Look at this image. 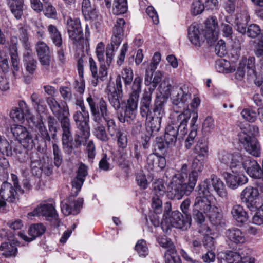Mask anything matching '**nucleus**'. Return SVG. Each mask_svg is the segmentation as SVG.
Instances as JSON below:
<instances>
[{"instance_id": "1", "label": "nucleus", "mask_w": 263, "mask_h": 263, "mask_svg": "<svg viewBox=\"0 0 263 263\" xmlns=\"http://www.w3.org/2000/svg\"><path fill=\"white\" fill-rule=\"evenodd\" d=\"M206 216L214 226L223 223L222 214L219 212L218 208L212 204L207 197H197L192 206V218L199 227V231L205 234L211 231L205 223Z\"/></svg>"}, {"instance_id": "2", "label": "nucleus", "mask_w": 263, "mask_h": 263, "mask_svg": "<svg viewBox=\"0 0 263 263\" xmlns=\"http://www.w3.org/2000/svg\"><path fill=\"white\" fill-rule=\"evenodd\" d=\"M164 103L162 99L157 98L153 108L151 93H146L141 99L140 114L145 119L146 129L151 136H154L160 128L161 119L165 115Z\"/></svg>"}, {"instance_id": "3", "label": "nucleus", "mask_w": 263, "mask_h": 263, "mask_svg": "<svg viewBox=\"0 0 263 263\" xmlns=\"http://www.w3.org/2000/svg\"><path fill=\"white\" fill-rule=\"evenodd\" d=\"M53 115L60 122L62 130V142L65 152L71 155L73 147L72 145L73 137L71 132V126L69 118V108L67 104L61 106L53 97H48L46 99Z\"/></svg>"}, {"instance_id": "4", "label": "nucleus", "mask_w": 263, "mask_h": 263, "mask_svg": "<svg viewBox=\"0 0 263 263\" xmlns=\"http://www.w3.org/2000/svg\"><path fill=\"white\" fill-rule=\"evenodd\" d=\"M142 78L140 76L135 78L132 82L131 93L126 105L117 115L118 120L122 123L130 124L136 118L139 95L141 92Z\"/></svg>"}, {"instance_id": "5", "label": "nucleus", "mask_w": 263, "mask_h": 263, "mask_svg": "<svg viewBox=\"0 0 263 263\" xmlns=\"http://www.w3.org/2000/svg\"><path fill=\"white\" fill-rule=\"evenodd\" d=\"M191 173L189 174L187 182V165H182L181 172L175 174L172 178L170 189L168 192V197L172 200H180L184 195H189L193 190L196 184L191 188Z\"/></svg>"}, {"instance_id": "6", "label": "nucleus", "mask_w": 263, "mask_h": 263, "mask_svg": "<svg viewBox=\"0 0 263 263\" xmlns=\"http://www.w3.org/2000/svg\"><path fill=\"white\" fill-rule=\"evenodd\" d=\"M87 102L90 107L92 120L96 123H101L104 120L107 125V128L117 126L114 119L109 117L108 105L103 98L92 97L87 98Z\"/></svg>"}, {"instance_id": "7", "label": "nucleus", "mask_w": 263, "mask_h": 263, "mask_svg": "<svg viewBox=\"0 0 263 263\" xmlns=\"http://www.w3.org/2000/svg\"><path fill=\"white\" fill-rule=\"evenodd\" d=\"M250 135L245 132H241L238 134L239 141L243 145L245 149L249 154L255 157L260 155V146L255 136L259 134V128L256 125H251L249 127Z\"/></svg>"}, {"instance_id": "8", "label": "nucleus", "mask_w": 263, "mask_h": 263, "mask_svg": "<svg viewBox=\"0 0 263 263\" xmlns=\"http://www.w3.org/2000/svg\"><path fill=\"white\" fill-rule=\"evenodd\" d=\"M215 191L222 198L227 197V192L223 182L216 175L212 174L210 178L204 180L198 186L199 197H205Z\"/></svg>"}, {"instance_id": "9", "label": "nucleus", "mask_w": 263, "mask_h": 263, "mask_svg": "<svg viewBox=\"0 0 263 263\" xmlns=\"http://www.w3.org/2000/svg\"><path fill=\"white\" fill-rule=\"evenodd\" d=\"M125 24V21L124 19L119 18L117 20L113 28L111 43L107 46L106 48V62L108 66H109L112 62L114 51L118 49L124 38Z\"/></svg>"}, {"instance_id": "10", "label": "nucleus", "mask_w": 263, "mask_h": 263, "mask_svg": "<svg viewBox=\"0 0 263 263\" xmlns=\"http://www.w3.org/2000/svg\"><path fill=\"white\" fill-rule=\"evenodd\" d=\"M73 118L79 130L74 139V147L78 148L82 145H84L90 136L89 118L88 117H85L78 110L73 114Z\"/></svg>"}, {"instance_id": "11", "label": "nucleus", "mask_w": 263, "mask_h": 263, "mask_svg": "<svg viewBox=\"0 0 263 263\" xmlns=\"http://www.w3.org/2000/svg\"><path fill=\"white\" fill-rule=\"evenodd\" d=\"M191 99V93L187 87L173 86L171 93V100L175 112L179 113L180 109H184L189 107L188 101Z\"/></svg>"}, {"instance_id": "12", "label": "nucleus", "mask_w": 263, "mask_h": 263, "mask_svg": "<svg viewBox=\"0 0 263 263\" xmlns=\"http://www.w3.org/2000/svg\"><path fill=\"white\" fill-rule=\"evenodd\" d=\"M10 129L14 138L24 148L31 150L35 146V139L26 127L21 125L13 124Z\"/></svg>"}, {"instance_id": "13", "label": "nucleus", "mask_w": 263, "mask_h": 263, "mask_svg": "<svg viewBox=\"0 0 263 263\" xmlns=\"http://www.w3.org/2000/svg\"><path fill=\"white\" fill-rule=\"evenodd\" d=\"M180 111L175 112L173 115L171 123L180 129V135L182 137L185 135L188 131L187 125L191 117V110L187 106L184 109H180Z\"/></svg>"}, {"instance_id": "14", "label": "nucleus", "mask_w": 263, "mask_h": 263, "mask_svg": "<svg viewBox=\"0 0 263 263\" xmlns=\"http://www.w3.org/2000/svg\"><path fill=\"white\" fill-rule=\"evenodd\" d=\"M89 65L92 77L91 84L93 86L96 87L100 82H103L106 80L108 72L104 64L101 63L98 70L96 62L92 57H90Z\"/></svg>"}, {"instance_id": "15", "label": "nucleus", "mask_w": 263, "mask_h": 263, "mask_svg": "<svg viewBox=\"0 0 263 263\" xmlns=\"http://www.w3.org/2000/svg\"><path fill=\"white\" fill-rule=\"evenodd\" d=\"M108 99L109 103L118 113L122 110V109L120 111L119 109L121 108L122 100L123 97L122 85L120 80L117 79V85H114L112 87H108ZM117 115L118 114H117Z\"/></svg>"}, {"instance_id": "16", "label": "nucleus", "mask_w": 263, "mask_h": 263, "mask_svg": "<svg viewBox=\"0 0 263 263\" xmlns=\"http://www.w3.org/2000/svg\"><path fill=\"white\" fill-rule=\"evenodd\" d=\"M218 26L215 16H211L207 18L205 23L204 37L209 46L213 44L217 40Z\"/></svg>"}, {"instance_id": "17", "label": "nucleus", "mask_w": 263, "mask_h": 263, "mask_svg": "<svg viewBox=\"0 0 263 263\" xmlns=\"http://www.w3.org/2000/svg\"><path fill=\"white\" fill-rule=\"evenodd\" d=\"M67 29L69 37L74 44L80 42L83 39V33L80 21L79 18L71 17L67 21Z\"/></svg>"}, {"instance_id": "18", "label": "nucleus", "mask_w": 263, "mask_h": 263, "mask_svg": "<svg viewBox=\"0 0 263 263\" xmlns=\"http://www.w3.org/2000/svg\"><path fill=\"white\" fill-rule=\"evenodd\" d=\"M169 221L173 227L186 231L191 227L192 218L191 215L184 217L180 212L173 211L169 217Z\"/></svg>"}, {"instance_id": "19", "label": "nucleus", "mask_w": 263, "mask_h": 263, "mask_svg": "<svg viewBox=\"0 0 263 263\" xmlns=\"http://www.w3.org/2000/svg\"><path fill=\"white\" fill-rule=\"evenodd\" d=\"M11 45L9 47V54L11 57L12 71L13 76L17 78L20 72V59L17 54V38L12 36L10 40Z\"/></svg>"}, {"instance_id": "20", "label": "nucleus", "mask_w": 263, "mask_h": 263, "mask_svg": "<svg viewBox=\"0 0 263 263\" xmlns=\"http://www.w3.org/2000/svg\"><path fill=\"white\" fill-rule=\"evenodd\" d=\"M259 195L258 189L249 186L246 187L240 195L241 201L246 204V206L251 210L253 211L256 209L254 205V201Z\"/></svg>"}, {"instance_id": "21", "label": "nucleus", "mask_w": 263, "mask_h": 263, "mask_svg": "<svg viewBox=\"0 0 263 263\" xmlns=\"http://www.w3.org/2000/svg\"><path fill=\"white\" fill-rule=\"evenodd\" d=\"M83 204V199L82 198H78L76 201H74L73 198L70 197L65 203H62L61 210L65 215H77L80 213L81 209L82 208Z\"/></svg>"}, {"instance_id": "22", "label": "nucleus", "mask_w": 263, "mask_h": 263, "mask_svg": "<svg viewBox=\"0 0 263 263\" xmlns=\"http://www.w3.org/2000/svg\"><path fill=\"white\" fill-rule=\"evenodd\" d=\"M38 59L41 64L48 67L50 64V52L48 46L44 42H38L35 46Z\"/></svg>"}, {"instance_id": "23", "label": "nucleus", "mask_w": 263, "mask_h": 263, "mask_svg": "<svg viewBox=\"0 0 263 263\" xmlns=\"http://www.w3.org/2000/svg\"><path fill=\"white\" fill-rule=\"evenodd\" d=\"M29 216H44L47 218H55L57 216L55 208L52 204H41L32 212L28 213Z\"/></svg>"}, {"instance_id": "24", "label": "nucleus", "mask_w": 263, "mask_h": 263, "mask_svg": "<svg viewBox=\"0 0 263 263\" xmlns=\"http://www.w3.org/2000/svg\"><path fill=\"white\" fill-rule=\"evenodd\" d=\"M11 179L13 183L14 187L12 186L11 190L8 189L1 195V197L9 202H13L15 201L17 195V192L23 194L24 191L21 188L18 183V180L16 175L12 174Z\"/></svg>"}, {"instance_id": "25", "label": "nucleus", "mask_w": 263, "mask_h": 263, "mask_svg": "<svg viewBox=\"0 0 263 263\" xmlns=\"http://www.w3.org/2000/svg\"><path fill=\"white\" fill-rule=\"evenodd\" d=\"M36 128V134L35 139V143L36 144V141H39L40 139L43 143L44 147L47 148V142L51 141V137L42 119L37 120L35 124Z\"/></svg>"}, {"instance_id": "26", "label": "nucleus", "mask_w": 263, "mask_h": 263, "mask_svg": "<svg viewBox=\"0 0 263 263\" xmlns=\"http://www.w3.org/2000/svg\"><path fill=\"white\" fill-rule=\"evenodd\" d=\"M205 158L204 157H198V156H196L194 158L191 165L192 169L191 176V185L189 189H191L193 185L196 184L198 176V173L201 172L204 168Z\"/></svg>"}, {"instance_id": "27", "label": "nucleus", "mask_w": 263, "mask_h": 263, "mask_svg": "<svg viewBox=\"0 0 263 263\" xmlns=\"http://www.w3.org/2000/svg\"><path fill=\"white\" fill-rule=\"evenodd\" d=\"M225 178L228 187L233 190L237 189L239 186L242 185L248 181L247 178L242 174L236 175L227 173Z\"/></svg>"}, {"instance_id": "28", "label": "nucleus", "mask_w": 263, "mask_h": 263, "mask_svg": "<svg viewBox=\"0 0 263 263\" xmlns=\"http://www.w3.org/2000/svg\"><path fill=\"white\" fill-rule=\"evenodd\" d=\"M188 36L191 42L196 46H200L201 43L205 39L204 34L201 33L197 24H192L188 28Z\"/></svg>"}, {"instance_id": "29", "label": "nucleus", "mask_w": 263, "mask_h": 263, "mask_svg": "<svg viewBox=\"0 0 263 263\" xmlns=\"http://www.w3.org/2000/svg\"><path fill=\"white\" fill-rule=\"evenodd\" d=\"M226 238L230 241L236 244L243 243L246 241L245 234L237 228H231L224 232Z\"/></svg>"}, {"instance_id": "30", "label": "nucleus", "mask_w": 263, "mask_h": 263, "mask_svg": "<svg viewBox=\"0 0 263 263\" xmlns=\"http://www.w3.org/2000/svg\"><path fill=\"white\" fill-rule=\"evenodd\" d=\"M180 135V129L170 123L165 128L164 140L168 146H172L176 143L177 137Z\"/></svg>"}, {"instance_id": "31", "label": "nucleus", "mask_w": 263, "mask_h": 263, "mask_svg": "<svg viewBox=\"0 0 263 263\" xmlns=\"http://www.w3.org/2000/svg\"><path fill=\"white\" fill-rule=\"evenodd\" d=\"M245 163V168L248 174L252 178L256 179L263 176L261 168L257 162L251 158Z\"/></svg>"}, {"instance_id": "32", "label": "nucleus", "mask_w": 263, "mask_h": 263, "mask_svg": "<svg viewBox=\"0 0 263 263\" xmlns=\"http://www.w3.org/2000/svg\"><path fill=\"white\" fill-rule=\"evenodd\" d=\"M45 231L46 228L44 226L42 223H36L31 225L28 230L29 235L31 237L30 238L22 233H20V235L24 240L31 241L43 235Z\"/></svg>"}, {"instance_id": "33", "label": "nucleus", "mask_w": 263, "mask_h": 263, "mask_svg": "<svg viewBox=\"0 0 263 263\" xmlns=\"http://www.w3.org/2000/svg\"><path fill=\"white\" fill-rule=\"evenodd\" d=\"M17 242L13 240L10 242H3L0 245L2 255L6 258L15 257L17 254Z\"/></svg>"}, {"instance_id": "34", "label": "nucleus", "mask_w": 263, "mask_h": 263, "mask_svg": "<svg viewBox=\"0 0 263 263\" xmlns=\"http://www.w3.org/2000/svg\"><path fill=\"white\" fill-rule=\"evenodd\" d=\"M198 119V114L196 112H193V116L192 118L190 126L191 130L187 138L185 141V147L187 149H190L194 142V139L197 136V125L196 123Z\"/></svg>"}, {"instance_id": "35", "label": "nucleus", "mask_w": 263, "mask_h": 263, "mask_svg": "<svg viewBox=\"0 0 263 263\" xmlns=\"http://www.w3.org/2000/svg\"><path fill=\"white\" fill-rule=\"evenodd\" d=\"M231 213L233 219L240 224H242L248 221V214L243 206L239 204L233 205Z\"/></svg>"}, {"instance_id": "36", "label": "nucleus", "mask_w": 263, "mask_h": 263, "mask_svg": "<svg viewBox=\"0 0 263 263\" xmlns=\"http://www.w3.org/2000/svg\"><path fill=\"white\" fill-rule=\"evenodd\" d=\"M147 164L151 169L164 168L166 164L165 158L164 157L157 155L152 153L149 154L147 158Z\"/></svg>"}, {"instance_id": "37", "label": "nucleus", "mask_w": 263, "mask_h": 263, "mask_svg": "<svg viewBox=\"0 0 263 263\" xmlns=\"http://www.w3.org/2000/svg\"><path fill=\"white\" fill-rule=\"evenodd\" d=\"M82 11L86 20H93L97 17V14L94 5H92L90 0H83Z\"/></svg>"}, {"instance_id": "38", "label": "nucleus", "mask_w": 263, "mask_h": 263, "mask_svg": "<svg viewBox=\"0 0 263 263\" xmlns=\"http://www.w3.org/2000/svg\"><path fill=\"white\" fill-rule=\"evenodd\" d=\"M236 252L240 260L238 263H254L255 259L251 256L252 250L248 247L243 246L239 247Z\"/></svg>"}, {"instance_id": "39", "label": "nucleus", "mask_w": 263, "mask_h": 263, "mask_svg": "<svg viewBox=\"0 0 263 263\" xmlns=\"http://www.w3.org/2000/svg\"><path fill=\"white\" fill-rule=\"evenodd\" d=\"M134 74L133 70L130 67H126L124 68L121 72L120 74H118L115 81V85H117V79L120 80L121 84H122V81H124V84L125 88L131 85L132 82L133 80ZM123 86V85H122Z\"/></svg>"}, {"instance_id": "40", "label": "nucleus", "mask_w": 263, "mask_h": 263, "mask_svg": "<svg viewBox=\"0 0 263 263\" xmlns=\"http://www.w3.org/2000/svg\"><path fill=\"white\" fill-rule=\"evenodd\" d=\"M255 59L254 57H249L248 58H243L239 62V65L242 66L247 70V74L250 77L256 76Z\"/></svg>"}, {"instance_id": "41", "label": "nucleus", "mask_w": 263, "mask_h": 263, "mask_svg": "<svg viewBox=\"0 0 263 263\" xmlns=\"http://www.w3.org/2000/svg\"><path fill=\"white\" fill-rule=\"evenodd\" d=\"M48 31L54 45L57 47H62L63 44L62 35L56 26L49 25L48 26Z\"/></svg>"}, {"instance_id": "42", "label": "nucleus", "mask_w": 263, "mask_h": 263, "mask_svg": "<svg viewBox=\"0 0 263 263\" xmlns=\"http://www.w3.org/2000/svg\"><path fill=\"white\" fill-rule=\"evenodd\" d=\"M209 148L208 143L205 139H199L194 148V153L198 157H206L208 155Z\"/></svg>"}, {"instance_id": "43", "label": "nucleus", "mask_w": 263, "mask_h": 263, "mask_svg": "<svg viewBox=\"0 0 263 263\" xmlns=\"http://www.w3.org/2000/svg\"><path fill=\"white\" fill-rule=\"evenodd\" d=\"M22 145H16L13 147L11 152V156L16 157L21 163L26 162L28 159V155L27 151Z\"/></svg>"}, {"instance_id": "44", "label": "nucleus", "mask_w": 263, "mask_h": 263, "mask_svg": "<svg viewBox=\"0 0 263 263\" xmlns=\"http://www.w3.org/2000/svg\"><path fill=\"white\" fill-rule=\"evenodd\" d=\"M250 157L243 156L239 153H235L233 154V160L230 163V168L238 167L239 169L241 168H245V163L246 161H248Z\"/></svg>"}, {"instance_id": "45", "label": "nucleus", "mask_w": 263, "mask_h": 263, "mask_svg": "<svg viewBox=\"0 0 263 263\" xmlns=\"http://www.w3.org/2000/svg\"><path fill=\"white\" fill-rule=\"evenodd\" d=\"M24 62L26 71L30 74H33L37 67V61L29 52L24 54Z\"/></svg>"}, {"instance_id": "46", "label": "nucleus", "mask_w": 263, "mask_h": 263, "mask_svg": "<svg viewBox=\"0 0 263 263\" xmlns=\"http://www.w3.org/2000/svg\"><path fill=\"white\" fill-rule=\"evenodd\" d=\"M93 133L97 139L103 142H107L109 140L105 127L101 123H96L94 126Z\"/></svg>"}, {"instance_id": "47", "label": "nucleus", "mask_w": 263, "mask_h": 263, "mask_svg": "<svg viewBox=\"0 0 263 263\" xmlns=\"http://www.w3.org/2000/svg\"><path fill=\"white\" fill-rule=\"evenodd\" d=\"M127 10V0H114L113 3V13L119 15L125 13Z\"/></svg>"}, {"instance_id": "48", "label": "nucleus", "mask_w": 263, "mask_h": 263, "mask_svg": "<svg viewBox=\"0 0 263 263\" xmlns=\"http://www.w3.org/2000/svg\"><path fill=\"white\" fill-rule=\"evenodd\" d=\"M221 257L227 263H238L240 262L239 255L236 251H227L221 254Z\"/></svg>"}, {"instance_id": "49", "label": "nucleus", "mask_w": 263, "mask_h": 263, "mask_svg": "<svg viewBox=\"0 0 263 263\" xmlns=\"http://www.w3.org/2000/svg\"><path fill=\"white\" fill-rule=\"evenodd\" d=\"M10 9L14 17L21 19L23 13V4L20 1H15L10 6Z\"/></svg>"}, {"instance_id": "50", "label": "nucleus", "mask_w": 263, "mask_h": 263, "mask_svg": "<svg viewBox=\"0 0 263 263\" xmlns=\"http://www.w3.org/2000/svg\"><path fill=\"white\" fill-rule=\"evenodd\" d=\"M12 147L4 136L0 137V153L7 157H11Z\"/></svg>"}, {"instance_id": "51", "label": "nucleus", "mask_w": 263, "mask_h": 263, "mask_svg": "<svg viewBox=\"0 0 263 263\" xmlns=\"http://www.w3.org/2000/svg\"><path fill=\"white\" fill-rule=\"evenodd\" d=\"M164 258L166 263H181L180 257L177 254L175 248L166 250Z\"/></svg>"}, {"instance_id": "52", "label": "nucleus", "mask_w": 263, "mask_h": 263, "mask_svg": "<svg viewBox=\"0 0 263 263\" xmlns=\"http://www.w3.org/2000/svg\"><path fill=\"white\" fill-rule=\"evenodd\" d=\"M211 46H214L215 53L218 57H224L227 53L226 43L222 40H220L217 42L216 40Z\"/></svg>"}, {"instance_id": "53", "label": "nucleus", "mask_w": 263, "mask_h": 263, "mask_svg": "<svg viewBox=\"0 0 263 263\" xmlns=\"http://www.w3.org/2000/svg\"><path fill=\"white\" fill-rule=\"evenodd\" d=\"M47 120L48 127L49 131L51 133V137L52 139H55L58 129V121L52 116H49Z\"/></svg>"}, {"instance_id": "54", "label": "nucleus", "mask_w": 263, "mask_h": 263, "mask_svg": "<svg viewBox=\"0 0 263 263\" xmlns=\"http://www.w3.org/2000/svg\"><path fill=\"white\" fill-rule=\"evenodd\" d=\"M135 248L140 256L145 257L148 255V249L144 240H138Z\"/></svg>"}, {"instance_id": "55", "label": "nucleus", "mask_w": 263, "mask_h": 263, "mask_svg": "<svg viewBox=\"0 0 263 263\" xmlns=\"http://www.w3.org/2000/svg\"><path fill=\"white\" fill-rule=\"evenodd\" d=\"M52 149L54 164L57 167H59L63 162V156L62 152L58 145L55 143L53 144Z\"/></svg>"}, {"instance_id": "56", "label": "nucleus", "mask_w": 263, "mask_h": 263, "mask_svg": "<svg viewBox=\"0 0 263 263\" xmlns=\"http://www.w3.org/2000/svg\"><path fill=\"white\" fill-rule=\"evenodd\" d=\"M261 34V29L257 24H252L247 27L246 35L252 39H255Z\"/></svg>"}, {"instance_id": "57", "label": "nucleus", "mask_w": 263, "mask_h": 263, "mask_svg": "<svg viewBox=\"0 0 263 263\" xmlns=\"http://www.w3.org/2000/svg\"><path fill=\"white\" fill-rule=\"evenodd\" d=\"M162 77V73L160 71H156L155 74L154 78L152 81V86L149 88V91H145L143 95L144 96L146 93H151V96L152 97V95L153 91L155 90L157 85L161 80Z\"/></svg>"}, {"instance_id": "58", "label": "nucleus", "mask_w": 263, "mask_h": 263, "mask_svg": "<svg viewBox=\"0 0 263 263\" xmlns=\"http://www.w3.org/2000/svg\"><path fill=\"white\" fill-rule=\"evenodd\" d=\"M241 115L243 119L250 122H254L257 118V112L254 110L250 108L243 109Z\"/></svg>"}, {"instance_id": "59", "label": "nucleus", "mask_w": 263, "mask_h": 263, "mask_svg": "<svg viewBox=\"0 0 263 263\" xmlns=\"http://www.w3.org/2000/svg\"><path fill=\"white\" fill-rule=\"evenodd\" d=\"M10 116L15 122H22L24 119V113L20 107H15L10 113Z\"/></svg>"}, {"instance_id": "60", "label": "nucleus", "mask_w": 263, "mask_h": 263, "mask_svg": "<svg viewBox=\"0 0 263 263\" xmlns=\"http://www.w3.org/2000/svg\"><path fill=\"white\" fill-rule=\"evenodd\" d=\"M214 128V119L211 117H207L202 124V130L205 133H210Z\"/></svg>"}, {"instance_id": "61", "label": "nucleus", "mask_w": 263, "mask_h": 263, "mask_svg": "<svg viewBox=\"0 0 263 263\" xmlns=\"http://www.w3.org/2000/svg\"><path fill=\"white\" fill-rule=\"evenodd\" d=\"M32 105L36 109L42 107V104L44 103L43 98L37 93L33 92L30 97Z\"/></svg>"}, {"instance_id": "62", "label": "nucleus", "mask_w": 263, "mask_h": 263, "mask_svg": "<svg viewBox=\"0 0 263 263\" xmlns=\"http://www.w3.org/2000/svg\"><path fill=\"white\" fill-rule=\"evenodd\" d=\"M85 180V179H83L82 178L79 177L78 176H76L73 179L72 181V186L73 189L76 190V191L72 190L73 192H74L73 196L76 197L78 195V193L80 191Z\"/></svg>"}, {"instance_id": "63", "label": "nucleus", "mask_w": 263, "mask_h": 263, "mask_svg": "<svg viewBox=\"0 0 263 263\" xmlns=\"http://www.w3.org/2000/svg\"><path fill=\"white\" fill-rule=\"evenodd\" d=\"M160 197L161 196H154L152 200V206L156 214H160L162 211V202Z\"/></svg>"}, {"instance_id": "64", "label": "nucleus", "mask_w": 263, "mask_h": 263, "mask_svg": "<svg viewBox=\"0 0 263 263\" xmlns=\"http://www.w3.org/2000/svg\"><path fill=\"white\" fill-rule=\"evenodd\" d=\"M153 192L155 196H161L165 192V187L161 181L155 182L153 184Z\"/></svg>"}]
</instances>
